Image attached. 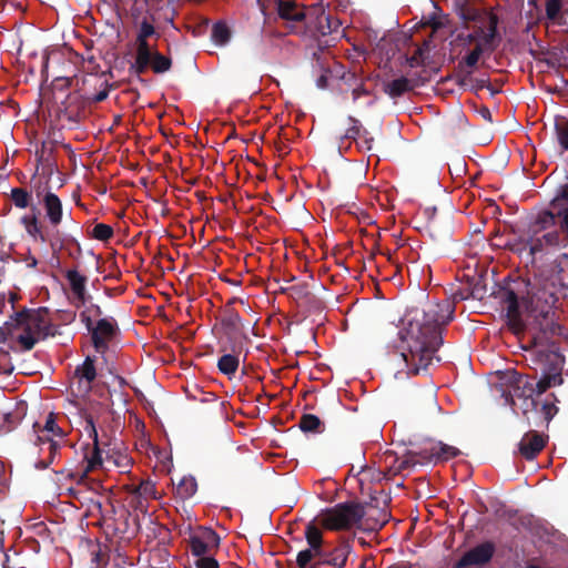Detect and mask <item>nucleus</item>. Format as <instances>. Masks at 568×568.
I'll return each instance as SVG.
<instances>
[{
	"mask_svg": "<svg viewBox=\"0 0 568 568\" xmlns=\"http://www.w3.org/2000/svg\"><path fill=\"white\" fill-rule=\"evenodd\" d=\"M452 318L453 308L447 302H428L423 307L407 311L398 335L404 345L402 356L408 375L427 369L443 344L442 328Z\"/></svg>",
	"mask_w": 568,
	"mask_h": 568,
	"instance_id": "obj_1",
	"label": "nucleus"
},
{
	"mask_svg": "<svg viewBox=\"0 0 568 568\" xmlns=\"http://www.w3.org/2000/svg\"><path fill=\"white\" fill-rule=\"evenodd\" d=\"M564 334V327L556 322L554 314L542 312L536 317L529 331V346L525 347L536 371L561 373L565 357L560 352V338Z\"/></svg>",
	"mask_w": 568,
	"mask_h": 568,
	"instance_id": "obj_2",
	"label": "nucleus"
},
{
	"mask_svg": "<svg viewBox=\"0 0 568 568\" xmlns=\"http://www.w3.org/2000/svg\"><path fill=\"white\" fill-rule=\"evenodd\" d=\"M493 296L505 311L507 326L514 334H519L525 329L520 304L528 306L544 301L547 305H552L557 301L554 293L546 290L535 291L530 281L510 276L503 280L497 290L493 292Z\"/></svg>",
	"mask_w": 568,
	"mask_h": 568,
	"instance_id": "obj_3",
	"label": "nucleus"
},
{
	"mask_svg": "<svg viewBox=\"0 0 568 568\" xmlns=\"http://www.w3.org/2000/svg\"><path fill=\"white\" fill-rule=\"evenodd\" d=\"M4 326L9 333L18 328L23 329V333L17 337L23 351H31L39 339L54 336L57 333L47 307L23 308L14 312Z\"/></svg>",
	"mask_w": 568,
	"mask_h": 568,
	"instance_id": "obj_4",
	"label": "nucleus"
},
{
	"mask_svg": "<svg viewBox=\"0 0 568 568\" xmlns=\"http://www.w3.org/2000/svg\"><path fill=\"white\" fill-rule=\"evenodd\" d=\"M364 516L365 507L361 503L351 500L323 509L316 520L320 526L327 530L341 531L359 527Z\"/></svg>",
	"mask_w": 568,
	"mask_h": 568,
	"instance_id": "obj_5",
	"label": "nucleus"
},
{
	"mask_svg": "<svg viewBox=\"0 0 568 568\" xmlns=\"http://www.w3.org/2000/svg\"><path fill=\"white\" fill-rule=\"evenodd\" d=\"M84 325L90 333L92 346L99 354L109 349V344L120 332L118 322L112 316L99 318L97 322L85 317Z\"/></svg>",
	"mask_w": 568,
	"mask_h": 568,
	"instance_id": "obj_6",
	"label": "nucleus"
},
{
	"mask_svg": "<svg viewBox=\"0 0 568 568\" xmlns=\"http://www.w3.org/2000/svg\"><path fill=\"white\" fill-rule=\"evenodd\" d=\"M305 27L313 36H327L336 32L341 21L325 12L322 1L308 7V16L305 19Z\"/></svg>",
	"mask_w": 568,
	"mask_h": 568,
	"instance_id": "obj_7",
	"label": "nucleus"
},
{
	"mask_svg": "<svg viewBox=\"0 0 568 568\" xmlns=\"http://www.w3.org/2000/svg\"><path fill=\"white\" fill-rule=\"evenodd\" d=\"M315 521H317L316 518L305 527V539L308 548L297 554L296 565L298 568H307L314 557L321 555V551L326 547L324 546L323 532Z\"/></svg>",
	"mask_w": 568,
	"mask_h": 568,
	"instance_id": "obj_8",
	"label": "nucleus"
},
{
	"mask_svg": "<svg viewBox=\"0 0 568 568\" xmlns=\"http://www.w3.org/2000/svg\"><path fill=\"white\" fill-rule=\"evenodd\" d=\"M220 541L221 538L217 532L210 527H199L187 539L192 555L197 558L211 554L213 549H217Z\"/></svg>",
	"mask_w": 568,
	"mask_h": 568,
	"instance_id": "obj_9",
	"label": "nucleus"
},
{
	"mask_svg": "<svg viewBox=\"0 0 568 568\" xmlns=\"http://www.w3.org/2000/svg\"><path fill=\"white\" fill-rule=\"evenodd\" d=\"M513 394L518 398H524L525 407L523 414L530 425L529 407L536 409L538 403L535 399L536 387L535 378L527 375H516L513 379Z\"/></svg>",
	"mask_w": 568,
	"mask_h": 568,
	"instance_id": "obj_10",
	"label": "nucleus"
},
{
	"mask_svg": "<svg viewBox=\"0 0 568 568\" xmlns=\"http://www.w3.org/2000/svg\"><path fill=\"white\" fill-rule=\"evenodd\" d=\"M21 223L30 236L34 240H40L42 243L48 242L53 252L62 248L63 240L61 233L58 230L53 231L51 234L44 233L38 222L36 213L22 216Z\"/></svg>",
	"mask_w": 568,
	"mask_h": 568,
	"instance_id": "obj_11",
	"label": "nucleus"
},
{
	"mask_svg": "<svg viewBox=\"0 0 568 568\" xmlns=\"http://www.w3.org/2000/svg\"><path fill=\"white\" fill-rule=\"evenodd\" d=\"M548 436L537 430H528L518 444V452L526 460H532L544 449Z\"/></svg>",
	"mask_w": 568,
	"mask_h": 568,
	"instance_id": "obj_12",
	"label": "nucleus"
},
{
	"mask_svg": "<svg viewBox=\"0 0 568 568\" xmlns=\"http://www.w3.org/2000/svg\"><path fill=\"white\" fill-rule=\"evenodd\" d=\"M423 462L438 463L447 462L460 455V450L457 447L447 445L443 442L432 443L429 446L422 447L418 450Z\"/></svg>",
	"mask_w": 568,
	"mask_h": 568,
	"instance_id": "obj_13",
	"label": "nucleus"
},
{
	"mask_svg": "<svg viewBox=\"0 0 568 568\" xmlns=\"http://www.w3.org/2000/svg\"><path fill=\"white\" fill-rule=\"evenodd\" d=\"M352 551V544L348 540H342L335 546H326L316 557L325 559L333 568H345Z\"/></svg>",
	"mask_w": 568,
	"mask_h": 568,
	"instance_id": "obj_14",
	"label": "nucleus"
},
{
	"mask_svg": "<svg viewBox=\"0 0 568 568\" xmlns=\"http://www.w3.org/2000/svg\"><path fill=\"white\" fill-rule=\"evenodd\" d=\"M155 48L150 43L149 39L135 38V58L134 61L129 65V73L133 77L139 78L145 73V65L149 62L150 54Z\"/></svg>",
	"mask_w": 568,
	"mask_h": 568,
	"instance_id": "obj_15",
	"label": "nucleus"
},
{
	"mask_svg": "<svg viewBox=\"0 0 568 568\" xmlns=\"http://www.w3.org/2000/svg\"><path fill=\"white\" fill-rule=\"evenodd\" d=\"M84 429L93 442V448L84 454L87 466L82 476H85L89 471L95 470L102 466V456L99 448V436L92 416H88L85 418Z\"/></svg>",
	"mask_w": 568,
	"mask_h": 568,
	"instance_id": "obj_16",
	"label": "nucleus"
},
{
	"mask_svg": "<svg viewBox=\"0 0 568 568\" xmlns=\"http://www.w3.org/2000/svg\"><path fill=\"white\" fill-rule=\"evenodd\" d=\"M65 278L72 292V304L75 307L84 306L89 298H91L87 292V276L81 275L77 270H68L65 272Z\"/></svg>",
	"mask_w": 568,
	"mask_h": 568,
	"instance_id": "obj_17",
	"label": "nucleus"
},
{
	"mask_svg": "<svg viewBox=\"0 0 568 568\" xmlns=\"http://www.w3.org/2000/svg\"><path fill=\"white\" fill-rule=\"evenodd\" d=\"M278 17L287 22H305L308 16V8H305L292 0L277 1Z\"/></svg>",
	"mask_w": 568,
	"mask_h": 568,
	"instance_id": "obj_18",
	"label": "nucleus"
},
{
	"mask_svg": "<svg viewBox=\"0 0 568 568\" xmlns=\"http://www.w3.org/2000/svg\"><path fill=\"white\" fill-rule=\"evenodd\" d=\"M498 23V16L493 11L487 12V30L485 31L480 43L489 53L494 52L500 42Z\"/></svg>",
	"mask_w": 568,
	"mask_h": 568,
	"instance_id": "obj_19",
	"label": "nucleus"
},
{
	"mask_svg": "<svg viewBox=\"0 0 568 568\" xmlns=\"http://www.w3.org/2000/svg\"><path fill=\"white\" fill-rule=\"evenodd\" d=\"M419 82L415 78L400 77L384 84V92L393 99L413 91Z\"/></svg>",
	"mask_w": 568,
	"mask_h": 568,
	"instance_id": "obj_20",
	"label": "nucleus"
},
{
	"mask_svg": "<svg viewBox=\"0 0 568 568\" xmlns=\"http://www.w3.org/2000/svg\"><path fill=\"white\" fill-rule=\"evenodd\" d=\"M511 233L515 234V230L511 229ZM493 245L499 248H506L510 252L520 254L526 250V242L523 237H515L511 234L499 233L497 231L494 234Z\"/></svg>",
	"mask_w": 568,
	"mask_h": 568,
	"instance_id": "obj_21",
	"label": "nucleus"
},
{
	"mask_svg": "<svg viewBox=\"0 0 568 568\" xmlns=\"http://www.w3.org/2000/svg\"><path fill=\"white\" fill-rule=\"evenodd\" d=\"M27 409V403L20 402L16 405L13 410L6 413L3 415V422L0 425V432L2 434H8L12 432L26 416Z\"/></svg>",
	"mask_w": 568,
	"mask_h": 568,
	"instance_id": "obj_22",
	"label": "nucleus"
},
{
	"mask_svg": "<svg viewBox=\"0 0 568 568\" xmlns=\"http://www.w3.org/2000/svg\"><path fill=\"white\" fill-rule=\"evenodd\" d=\"M43 205L51 225H59L62 221V203L58 195L52 192H48L44 195Z\"/></svg>",
	"mask_w": 568,
	"mask_h": 568,
	"instance_id": "obj_23",
	"label": "nucleus"
},
{
	"mask_svg": "<svg viewBox=\"0 0 568 568\" xmlns=\"http://www.w3.org/2000/svg\"><path fill=\"white\" fill-rule=\"evenodd\" d=\"M73 376L79 382L87 383V390L91 389V385L97 378L95 357L87 356L84 362L75 367Z\"/></svg>",
	"mask_w": 568,
	"mask_h": 568,
	"instance_id": "obj_24",
	"label": "nucleus"
},
{
	"mask_svg": "<svg viewBox=\"0 0 568 568\" xmlns=\"http://www.w3.org/2000/svg\"><path fill=\"white\" fill-rule=\"evenodd\" d=\"M534 413L536 416L530 419V425L536 427H540L541 425L548 426L549 422L554 418V416L558 413V407L550 402H545L541 406L536 409L529 407V414Z\"/></svg>",
	"mask_w": 568,
	"mask_h": 568,
	"instance_id": "obj_25",
	"label": "nucleus"
},
{
	"mask_svg": "<svg viewBox=\"0 0 568 568\" xmlns=\"http://www.w3.org/2000/svg\"><path fill=\"white\" fill-rule=\"evenodd\" d=\"M172 68L171 58L160 53L156 49L150 54L149 62L145 65V72L151 69L154 73L161 74L170 71Z\"/></svg>",
	"mask_w": 568,
	"mask_h": 568,
	"instance_id": "obj_26",
	"label": "nucleus"
},
{
	"mask_svg": "<svg viewBox=\"0 0 568 568\" xmlns=\"http://www.w3.org/2000/svg\"><path fill=\"white\" fill-rule=\"evenodd\" d=\"M558 219L557 211L545 210L538 213L532 225L531 232L537 235L541 231H546L556 225Z\"/></svg>",
	"mask_w": 568,
	"mask_h": 568,
	"instance_id": "obj_27",
	"label": "nucleus"
},
{
	"mask_svg": "<svg viewBox=\"0 0 568 568\" xmlns=\"http://www.w3.org/2000/svg\"><path fill=\"white\" fill-rule=\"evenodd\" d=\"M540 373H541L540 379L535 383L537 396L544 394L551 386L561 385L564 382L561 373H559V372H540Z\"/></svg>",
	"mask_w": 568,
	"mask_h": 568,
	"instance_id": "obj_28",
	"label": "nucleus"
},
{
	"mask_svg": "<svg viewBox=\"0 0 568 568\" xmlns=\"http://www.w3.org/2000/svg\"><path fill=\"white\" fill-rule=\"evenodd\" d=\"M471 73H473L471 70H469V71H462V73H459L458 84L462 85V87H468L470 90L476 91V92L479 91V90H483L486 87H488L489 79H487V78H481V79L473 78Z\"/></svg>",
	"mask_w": 568,
	"mask_h": 568,
	"instance_id": "obj_29",
	"label": "nucleus"
},
{
	"mask_svg": "<svg viewBox=\"0 0 568 568\" xmlns=\"http://www.w3.org/2000/svg\"><path fill=\"white\" fill-rule=\"evenodd\" d=\"M197 490V483L193 476H184L176 486V495L181 499L191 498Z\"/></svg>",
	"mask_w": 568,
	"mask_h": 568,
	"instance_id": "obj_30",
	"label": "nucleus"
},
{
	"mask_svg": "<svg viewBox=\"0 0 568 568\" xmlns=\"http://www.w3.org/2000/svg\"><path fill=\"white\" fill-rule=\"evenodd\" d=\"M298 426L304 433H323L324 425L322 420L313 414H303L300 418Z\"/></svg>",
	"mask_w": 568,
	"mask_h": 568,
	"instance_id": "obj_31",
	"label": "nucleus"
},
{
	"mask_svg": "<svg viewBox=\"0 0 568 568\" xmlns=\"http://www.w3.org/2000/svg\"><path fill=\"white\" fill-rule=\"evenodd\" d=\"M39 440L47 445V449L49 452V455L47 459H42L36 463V468L38 469H45L49 467L50 464H52L58 455V452L60 449V445L58 442L52 440L51 438L44 439L43 437H39Z\"/></svg>",
	"mask_w": 568,
	"mask_h": 568,
	"instance_id": "obj_32",
	"label": "nucleus"
},
{
	"mask_svg": "<svg viewBox=\"0 0 568 568\" xmlns=\"http://www.w3.org/2000/svg\"><path fill=\"white\" fill-rule=\"evenodd\" d=\"M239 365V357L233 354H224L217 362L219 371L229 377L236 373Z\"/></svg>",
	"mask_w": 568,
	"mask_h": 568,
	"instance_id": "obj_33",
	"label": "nucleus"
},
{
	"mask_svg": "<svg viewBox=\"0 0 568 568\" xmlns=\"http://www.w3.org/2000/svg\"><path fill=\"white\" fill-rule=\"evenodd\" d=\"M130 493L132 495H139L140 497H143L144 500H148L150 498H158L156 497V489L155 485L151 480H141L139 485H131L130 486Z\"/></svg>",
	"mask_w": 568,
	"mask_h": 568,
	"instance_id": "obj_34",
	"label": "nucleus"
},
{
	"mask_svg": "<svg viewBox=\"0 0 568 568\" xmlns=\"http://www.w3.org/2000/svg\"><path fill=\"white\" fill-rule=\"evenodd\" d=\"M487 51L480 42H477L475 48L466 54L463 60L458 63L459 73L464 70V65L468 68H475L481 57V54Z\"/></svg>",
	"mask_w": 568,
	"mask_h": 568,
	"instance_id": "obj_35",
	"label": "nucleus"
},
{
	"mask_svg": "<svg viewBox=\"0 0 568 568\" xmlns=\"http://www.w3.org/2000/svg\"><path fill=\"white\" fill-rule=\"evenodd\" d=\"M541 241L545 242L547 247H559L568 245V236L560 230H552L541 235Z\"/></svg>",
	"mask_w": 568,
	"mask_h": 568,
	"instance_id": "obj_36",
	"label": "nucleus"
},
{
	"mask_svg": "<svg viewBox=\"0 0 568 568\" xmlns=\"http://www.w3.org/2000/svg\"><path fill=\"white\" fill-rule=\"evenodd\" d=\"M212 39L217 44H225L231 39V31L227 24L223 21H217L212 28Z\"/></svg>",
	"mask_w": 568,
	"mask_h": 568,
	"instance_id": "obj_37",
	"label": "nucleus"
},
{
	"mask_svg": "<svg viewBox=\"0 0 568 568\" xmlns=\"http://www.w3.org/2000/svg\"><path fill=\"white\" fill-rule=\"evenodd\" d=\"M557 141L562 150L568 151V119L561 116L555 122Z\"/></svg>",
	"mask_w": 568,
	"mask_h": 568,
	"instance_id": "obj_38",
	"label": "nucleus"
},
{
	"mask_svg": "<svg viewBox=\"0 0 568 568\" xmlns=\"http://www.w3.org/2000/svg\"><path fill=\"white\" fill-rule=\"evenodd\" d=\"M222 325L224 328H226L230 333H239L242 327V318L239 315L237 312L229 311L222 318Z\"/></svg>",
	"mask_w": 568,
	"mask_h": 568,
	"instance_id": "obj_39",
	"label": "nucleus"
},
{
	"mask_svg": "<svg viewBox=\"0 0 568 568\" xmlns=\"http://www.w3.org/2000/svg\"><path fill=\"white\" fill-rule=\"evenodd\" d=\"M348 122L351 123L349 128L346 130L344 134V139L357 141L362 136V134L367 135L368 131L363 128L361 122L354 116H348Z\"/></svg>",
	"mask_w": 568,
	"mask_h": 568,
	"instance_id": "obj_40",
	"label": "nucleus"
},
{
	"mask_svg": "<svg viewBox=\"0 0 568 568\" xmlns=\"http://www.w3.org/2000/svg\"><path fill=\"white\" fill-rule=\"evenodd\" d=\"M30 199V193L24 189L14 187L11 190V200L19 209H26L29 205Z\"/></svg>",
	"mask_w": 568,
	"mask_h": 568,
	"instance_id": "obj_41",
	"label": "nucleus"
},
{
	"mask_svg": "<svg viewBox=\"0 0 568 568\" xmlns=\"http://www.w3.org/2000/svg\"><path fill=\"white\" fill-rule=\"evenodd\" d=\"M562 2L561 0H547L546 2V17L548 20L552 22H559L560 11H561Z\"/></svg>",
	"mask_w": 568,
	"mask_h": 568,
	"instance_id": "obj_42",
	"label": "nucleus"
},
{
	"mask_svg": "<svg viewBox=\"0 0 568 568\" xmlns=\"http://www.w3.org/2000/svg\"><path fill=\"white\" fill-rule=\"evenodd\" d=\"M91 234L94 239L105 242L113 236L114 232L112 226L104 223H98L94 225Z\"/></svg>",
	"mask_w": 568,
	"mask_h": 568,
	"instance_id": "obj_43",
	"label": "nucleus"
},
{
	"mask_svg": "<svg viewBox=\"0 0 568 568\" xmlns=\"http://www.w3.org/2000/svg\"><path fill=\"white\" fill-rule=\"evenodd\" d=\"M419 459H422V456L418 452H409L402 460L398 462L397 470L403 471L409 469L420 463Z\"/></svg>",
	"mask_w": 568,
	"mask_h": 568,
	"instance_id": "obj_44",
	"label": "nucleus"
},
{
	"mask_svg": "<svg viewBox=\"0 0 568 568\" xmlns=\"http://www.w3.org/2000/svg\"><path fill=\"white\" fill-rule=\"evenodd\" d=\"M525 242H526V248L529 247V252L532 256L536 255L537 253L542 252L544 248L547 247L545 242L541 241V236H537L534 233L530 236V239L527 241L525 240Z\"/></svg>",
	"mask_w": 568,
	"mask_h": 568,
	"instance_id": "obj_45",
	"label": "nucleus"
},
{
	"mask_svg": "<svg viewBox=\"0 0 568 568\" xmlns=\"http://www.w3.org/2000/svg\"><path fill=\"white\" fill-rule=\"evenodd\" d=\"M43 430H47L49 433H52L54 436L63 438L65 436V433L58 426L55 420V415L53 413H50L47 417Z\"/></svg>",
	"mask_w": 568,
	"mask_h": 568,
	"instance_id": "obj_46",
	"label": "nucleus"
},
{
	"mask_svg": "<svg viewBox=\"0 0 568 568\" xmlns=\"http://www.w3.org/2000/svg\"><path fill=\"white\" fill-rule=\"evenodd\" d=\"M103 315L102 308L98 304H90L85 307L84 311L80 313L81 322L84 324L85 317H88L91 321H94V318H102Z\"/></svg>",
	"mask_w": 568,
	"mask_h": 568,
	"instance_id": "obj_47",
	"label": "nucleus"
},
{
	"mask_svg": "<svg viewBox=\"0 0 568 568\" xmlns=\"http://www.w3.org/2000/svg\"><path fill=\"white\" fill-rule=\"evenodd\" d=\"M13 371L14 366L10 363L9 353L0 349V374L9 376Z\"/></svg>",
	"mask_w": 568,
	"mask_h": 568,
	"instance_id": "obj_48",
	"label": "nucleus"
},
{
	"mask_svg": "<svg viewBox=\"0 0 568 568\" xmlns=\"http://www.w3.org/2000/svg\"><path fill=\"white\" fill-rule=\"evenodd\" d=\"M154 34H155L154 26L151 22H149L146 19H143L140 23L136 37L150 39Z\"/></svg>",
	"mask_w": 568,
	"mask_h": 568,
	"instance_id": "obj_49",
	"label": "nucleus"
},
{
	"mask_svg": "<svg viewBox=\"0 0 568 568\" xmlns=\"http://www.w3.org/2000/svg\"><path fill=\"white\" fill-rule=\"evenodd\" d=\"M194 564L196 568H220L217 560L210 554L197 558Z\"/></svg>",
	"mask_w": 568,
	"mask_h": 568,
	"instance_id": "obj_50",
	"label": "nucleus"
},
{
	"mask_svg": "<svg viewBox=\"0 0 568 568\" xmlns=\"http://www.w3.org/2000/svg\"><path fill=\"white\" fill-rule=\"evenodd\" d=\"M424 48H417L414 54L407 58V63L410 68L423 65L424 64Z\"/></svg>",
	"mask_w": 568,
	"mask_h": 568,
	"instance_id": "obj_51",
	"label": "nucleus"
},
{
	"mask_svg": "<svg viewBox=\"0 0 568 568\" xmlns=\"http://www.w3.org/2000/svg\"><path fill=\"white\" fill-rule=\"evenodd\" d=\"M307 568H333L325 559L321 557H314Z\"/></svg>",
	"mask_w": 568,
	"mask_h": 568,
	"instance_id": "obj_52",
	"label": "nucleus"
},
{
	"mask_svg": "<svg viewBox=\"0 0 568 568\" xmlns=\"http://www.w3.org/2000/svg\"><path fill=\"white\" fill-rule=\"evenodd\" d=\"M368 94H369V91L367 89H365V87L363 84L357 85L352 91L354 101H357L361 97L368 95Z\"/></svg>",
	"mask_w": 568,
	"mask_h": 568,
	"instance_id": "obj_53",
	"label": "nucleus"
},
{
	"mask_svg": "<svg viewBox=\"0 0 568 568\" xmlns=\"http://www.w3.org/2000/svg\"><path fill=\"white\" fill-rule=\"evenodd\" d=\"M132 503H133V506L136 508V509H140V510H144L146 509V504L144 500L143 497H140L139 495H132Z\"/></svg>",
	"mask_w": 568,
	"mask_h": 568,
	"instance_id": "obj_54",
	"label": "nucleus"
},
{
	"mask_svg": "<svg viewBox=\"0 0 568 568\" xmlns=\"http://www.w3.org/2000/svg\"><path fill=\"white\" fill-rule=\"evenodd\" d=\"M458 39L462 40L464 42V44H466V45H469L471 43H475V45L477 44V36H474L473 33H468L465 36L459 34Z\"/></svg>",
	"mask_w": 568,
	"mask_h": 568,
	"instance_id": "obj_55",
	"label": "nucleus"
},
{
	"mask_svg": "<svg viewBox=\"0 0 568 568\" xmlns=\"http://www.w3.org/2000/svg\"><path fill=\"white\" fill-rule=\"evenodd\" d=\"M108 95H109L108 89L101 90L92 97V101L95 103L102 102L108 98Z\"/></svg>",
	"mask_w": 568,
	"mask_h": 568,
	"instance_id": "obj_56",
	"label": "nucleus"
},
{
	"mask_svg": "<svg viewBox=\"0 0 568 568\" xmlns=\"http://www.w3.org/2000/svg\"><path fill=\"white\" fill-rule=\"evenodd\" d=\"M359 139H362L361 148H365L366 150H371V143L373 142V138L369 136V133L367 135L362 134V136Z\"/></svg>",
	"mask_w": 568,
	"mask_h": 568,
	"instance_id": "obj_57",
	"label": "nucleus"
},
{
	"mask_svg": "<svg viewBox=\"0 0 568 568\" xmlns=\"http://www.w3.org/2000/svg\"><path fill=\"white\" fill-rule=\"evenodd\" d=\"M327 83H328V77L326 74H321L317 80H316V85L320 88V89H325L327 88Z\"/></svg>",
	"mask_w": 568,
	"mask_h": 568,
	"instance_id": "obj_58",
	"label": "nucleus"
},
{
	"mask_svg": "<svg viewBox=\"0 0 568 568\" xmlns=\"http://www.w3.org/2000/svg\"><path fill=\"white\" fill-rule=\"evenodd\" d=\"M24 261L28 267H36L38 265V260L32 255L27 256Z\"/></svg>",
	"mask_w": 568,
	"mask_h": 568,
	"instance_id": "obj_59",
	"label": "nucleus"
},
{
	"mask_svg": "<svg viewBox=\"0 0 568 568\" xmlns=\"http://www.w3.org/2000/svg\"><path fill=\"white\" fill-rule=\"evenodd\" d=\"M474 36H477V42H481L483 41V36L485 33V30L484 28L481 27H478L474 32H471Z\"/></svg>",
	"mask_w": 568,
	"mask_h": 568,
	"instance_id": "obj_60",
	"label": "nucleus"
},
{
	"mask_svg": "<svg viewBox=\"0 0 568 568\" xmlns=\"http://www.w3.org/2000/svg\"><path fill=\"white\" fill-rule=\"evenodd\" d=\"M288 291L292 293V295L301 296L303 293V287L302 286H292L288 288Z\"/></svg>",
	"mask_w": 568,
	"mask_h": 568,
	"instance_id": "obj_61",
	"label": "nucleus"
},
{
	"mask_svg": "<svg viewBox=\"0 0 568 568\" xmlns=\"http://www.w3.org/2000/svg\"><path fill=\"white\" fill-rule=\"evenodd\" d=\"M481 115L487 119V120H491V114H490V111L488 108H484L481 111H480Z\"/></svg>",
	"mask_w": 568,
	"mask_h": 568,
	"instance_id": "obj_62",
	"label": "nucleus"
},
{
	"mask_svg": "<svg viewBox=\"0 0 568 568\" xmlns=\"http://www.w3.org/2000/svg\"><path fill=\"white\" fill-rule=\"evenodd\" d=\"M116 381L121 387H125L128 385L126 379L120 375L116 376Z\"/></svg>",
	"mask_w": 568,
	"mask_h": 568,
	"instance_id": "obj_63",
	"label": "nucleus"
},
{
	"mask_svg": "<svg viewBox=\"0 0 568 568\" xmlns=\"http://www.w3.org/2000/svg\"><path fill=\"white\" fill-rule=\"evenodd\" d=\"M162 0H144L148 6L159 4Z\"/></svg>",
	"mask_w": 568,
	"mask_h": 568,
	"instance_id": "obj_64",
	"label": "nucleus"
}]
</instances>
